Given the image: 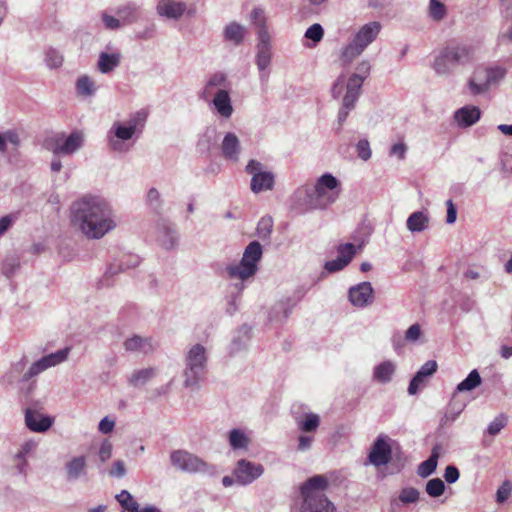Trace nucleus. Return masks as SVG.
I'll use <instances>...</instances> for the list:
<instances>
[{
	"label": "nucleus",
	"instance_id": "obj_4",
	"mask_svg": "<svg viewBox=\"0 0 512 512\" xmlns=\"http://www.w3.org/2000/svg\"><path fill=\"white\" fill-rule=\"evenodd\" d=\"M328 486V480L323 475H315L305 481L300 487L303 499L301 512H336L334 504L323 491Z\"/></svg>",
	"mask_w": 512,
	"mask_h": 512
},
{
	"label": "nucleus",
	"instance_id": "obj_60",
	"mask_svg": "<svg viewBox=\"0 0 512 512\" xmlns=\"http://www.w3.org/2000/svg\"><path fill=\"white\" fill-rule=\"evenodd\" d=\"M323 36H324V29L318 23L311 25L305 32V37L309 40L314 41L315 43L320 42L322 40Z\"/></svg>",
	"mask_w": 512,
	"mask_h": 512
},
{
	"label": "nucleus",
	"instance_id": "obj_19",
	"mask_svg": "<svg viewBox=\"0 0 512 512\" xmlns=\"http://www.w3.org/2000/svg\"><path fill=\"white\" fill-rule=\"evenodd\" d=\"M392 449L387 437L380 435L372 445L368 455L369 462L376 467L385 466L391 460Z\"/></svg>",
	"mask_w": 512,
	"mask_h": 512
},
{
	"label": "nucleus",
	"instance_id": "obj_20",
	"mask_svg": "<svg viewBox=\"0 0 512 512\" xmlns=\"http://www.w3.org/2000/svg\"><path fill=\"white\" fill-rule=\"evenodd\" d=\"M437 368L438 364L435 360L426 361L410 380L408 394L416 395L426 385L428 378L437 371Z\"/></svg>",
	"mask_w": 512,
	"mask_h": 512
},
{
	"label": "nucleus",
	"instance_id": "obj_43",
	"mask_svg": "<svg viewBox=\"0 0 512 512\" xmlns=\"http://www.w3.org/2000/svg\"><path fill=\"white\" fill-rule=\"evenodd\" d=\"M482 382L481 376L477 369H473L468 376L456 386V392L471 391L478 387Z\"/></svg>",
	"mask_w": 512,
	"mask_h": 512
},
{
	"label": "nucleus",
	"instance_id": "obj_21",
	"mask_svg": "<svg viewBox=\"0 0 512 512\" xmlns=\"http://www.w3.org/2000/svg\"><path fill=\"white\" fill-rule=\"evenodd\" d=\"M370 71L371 64L368 60L359 62L355 72L350 75L346 82V89L360 95L363 83L369 77Z\"/></svg>",
	"mask_w": 512,
	"mask_h": 512
},
{
	"label": "nucleus",
	"instance_id": "obj_16",
	"mask_svg": "<svg viewBox=\"0 0 512 512\" xmlns=\"http://www.w3.org/2000/svg\"><path fill=\"white\" fill-rule=\"evenodd\" d=\"M348 299L352 306L365 308L374 300V289L368 281L351 286L348 290Z\"/></svg>",
	"mask_w": 512,
	"mask_h": 512
},
{
	"label": "nucleus",
	"instance_id": "obj_48",
	"mask_svg": "<svg viewBox=\"0 0 512 512\" xmlns=\"http://www.w3.org/2000/svg\"><path fill=\"white\" fill-rule=\"evenodd\" d=\"M148 113L145 110L137 111L133 114L125 123L132 127V130L136 133V137L142 133L145 122L147 120Z\"/></svg>",
	"mask_w": 512,
	"mask_h": 512
},
{
	"label": "nucleus",
	"instance_id": "obj_2",
	"mask_svg": "<svg viewBox=\"0 0 512 512\" xmlns=\"http://www.w3.org/2000/svg\"><path fill=\"white\" fill-rule=\"evenodd\" d=\"M69 352L70 348L66 347L47 354L31 364H29L27 356L23 355L18 361L11 364L3 375V381L10 385L34 383V378L39 374L63 363L68 358Z\"/></svg>",
	"mask_w": 512,
	"mask_h": 512
},
{
	"label": "nucleus",
	"instance_id": "obj_27",
	"mask_svg": "<svg viewBox=\"0 0 512 512\" xmlns=\"http://www.w3.org/2000/svg\"><path fill=\"white\" fill-rule=\"evenodd\" d=\"M294 421L301 433L315 434L320 426L321 419L318 414L305 411L302 414L295 412Z\"/></svg>",
	"mask_w": 512,
	"mask_h": 512
},
{
	"label": "nucleus",
	"instance_id": "obj_46",
	"mask_svg": "<svg viewBox=\"0 0 512 512\" xmlns=\"http://www.w3.org/2000/svg\"><path fill=\"white\" fill-rule=\"evenodd\" d=\"M484 73L486 74V83H490V86L498 84L506 76L507 70L499 65H493L483 67Z\"/></svg>",
	"mask_w": 512,
	"mask_h": 512
},
{
	"label": "nucleus",
	"instance_id": "obj_44",
	"mask_svg": "<svg viewBox=\"0 0 512 512\" xmlns=\"http://www.w3.org/2000/svg\"><path fill=\"white\" fill-rule=\"evenodd\" d=\"M76 92L83 97L92 96L96 92L94 81L87 75L80 76L75 84Z\"/></svg>",
	"mask_w": 512,
	"mask_h": 512
},
{
	"label": "nucleus",
	"instance_id": "obj_36",
	"mask_svg": "<svg viewBox=\"0 0 512 512\" xmlns=\"http://www.w3.org/2000/svg\"><path fill=\"white\" fill-rule=\"evenodd\" d=\"M407 229L412 233H420L429 227V216L424 211L413 212L406 221Z\"/></svg>",
	"mask_w": 512,
	"mask_h": 512
},
{
	"label": "nucleus",
	"instance_id": "obj_55",
	"mask_svg": "<svg viewBox=\"0 0 512 512\" xmlns=\"http://www.w3.org/2000/svg\"><path fill=\"white\" fill-rule=\"evenodd\" d=\"M508 424V416L504 413L498 414L488 425L487 433L496 436Z\"/></svg>",
	"mask_w": 512,
	"mask_h": 512
},
{
	"label": "nucleus",
	"instance_id": "obj_38",
	"mask_svg": "<svg viewBox=\"0 0 512 512\" xmlns=\"http://www.w3.org/2000/svg\"><path fill=\"white\" fill-rule=\"evenodd\" d=\"M245 27L237 22L229 23L223 32L224 38L232 42L234 45H239L245 38Z\"/></svg>",
	"mask_w": 512,
	"mask_h": 512
},
{
	"label": "nucleus",
	"instance_id": "obj_53",
	"mask_svg": "<svg viewBox=\"0 0 512 512\" xmlns=\"http://www.w3.org/2000/svg\"><path fill=\"white\" fill-rule=\"evenodd\" d=\"M292 307L287 302L277 303L271 312L270 320L271 321H284L291 314Z\"/></svg>",
	"mask_w": 512,
	"mask_h": 512
},
{
	"label": "nucleus",
	"instance_id": "obj_5",
	"mask_svg": "<svg viewBox=\"0 0 512 512\" xmlns=\"http://www.w3.org/2000/svg\"><path fill=\"white\" fill-rule=\"evenodd\" d=\"M208 368V351L200 343L190 345L184 354V382L186 388L199 389Z\"/></svg>",
	"mask_w": 512,
	"mask_h": 512
},
{
	"label": "nucleus",
	"instance_id": "obj_17",
	"mask_svg": "<svg viewBox=\"0 0 512 512\" xmlns=\"http://www.w3.org/2000/svg\"><path fill=\"white\" fill-rule=\"evenodd\" d=\"M230 89V83L223 72H216L209 75L201 91L198 93L200 99L209 102L217 91Z\"/></svg>",
	"mask_w": 512,
	"mask_h": 512
},
{
	"label": "nucleus",
	"instance_id": "obj_8",
	"mask_svg": "<svg viewBox=\"0 0 512 512\" xmlns=\"http://www.w3.org/2000/svg\"><path fill=\"white\" fill-rule=\"evenodd\" d=\"M113 14L104 11L101 14L104 27L108 30H118L138 22L143 13L142 6L134 1L118 5L112 10Z\"/></svg>",
	"mask_w": 512,
	"mask_h": 512
},
{
	"label": "nucleus",
	"instance_id": "obj_54",
	"mask_svg": "<svg viewBox=\"0 0 512 512\" xmlns=\"http://www.w3.org/2000/svg\"><path fill=\"white\" fill-rule=\"evenodd\" d=\"M445 483L440 478L430 479L425 486L426 493L433 498L441 496L445 491Z\"/></svg>",
	"mask_w": 512,
	"mask_h": 512
},
{
	"label": "nucleus",
	"instance_id": "obj_42",
	"mask_svg": "<svg viewBox=\"0 0 512 512\" xmlns=\"http://www.w3.org/2000/svg\"><path fill=\"white\" fill-rule=\"evenodd\" d=\"M250 331L251 329L247 325H243L240 327V329L238 330V335L235 336L231 342V354L239 352L246 346L248 340L250 339Z\"/></svg>",
	"mask_w": 512,
	"mask_h": 512
},
{
	"label": "nucleus",
	"instance_id": "obj_18",
	"mask_svg": "<svg viewBox=\"0 0 512 512\" xmlns=\"http://www.w3.org/2000/svg\"><path fill=\"white\" fill-rule=\"evenodd\" d=\"M156 12L160 17L168 20L178 21L187 13L192 15L194 11L187 10L185 2L176 0H159L156 5Z\"/></svg>",
	"mask_w": 512,
	"mask_h": 512
},
{
	"label": "nucleus",
	"instance_id": "obj_41",
	"mask_svg": "<svg viewBox=\"0 0 512 512\" xmlns=\"http://www.w3.org/2000/svg\"><path fill=\"white\" fill-rule=\"evenodd\" d=\"M228 440L233 450L246 449L249 445V438L243 430L238 428L229 431Z\"/></svg>",
	"mask_w": 512,
	"mask_h": 512
},
{
	"label": "nucleus",
	"instance_id": "obj_3",
	"mask_svg": "<svg viewBox=\"0 0 512 512\" xmlns=\"http://www.w3.org/2000/svg\"><path fill=\"white\" fill-rule=\"evenodd\" d=\"M474 60V47L466 43L450 44L435 56L432 69L438 76H451L458 67L469 65Z\"/></svg>",
	"mask_w": 512,
	"mask_h": 512
},
{
	"label": "nucleus",
	"instance_id": "obj_33",
	"mask_svg": "<svg viewBox=\"0 0 512 512\" xmlns=\"http://www.w3.org/2000/svg\"><path fill=\"white\" fill-rule=\"evenodd\" d=\"M440 453L441 446L439 444L433 446L429 458L420 463V465L418 466V476H420L421 478H427L428 476L432 475L435 472L438 464V459L440 457Z\"/></svg>",
	"mask_w": 512,
	"mask_h": 512
},
{
	"label": "nucleus",
	"instance_id": "obj_12",
	"mask_svg": "<svg viewBox=\"0 0 512 512\" xmlns=\"http://www.w3.org/2000/svg\"><path fill=\"white\" fill-rule=\"evenodd\" d=\"M136 133L126 123L114 122L107 133V142L109 148L118 153H126L130 150L131 144L128 143Z\"/></svg>",
	"mask_w": 512,
	"mask_h": 512
},
{
	"label": "nucleus",
	"instance_id": "obj_14",
	"mask_svg": "<svg viewBox=\"0 0 512 512\" xmlns=\"http://www.w3.org/2000/svg\"><path fill=\"white\" fill-rule=\"evenodd\" d=\"M157 243L165 250H173L178 246L179 235L175 225L167 219H159L155 224Z\"/></svg>",
	"mask_w": 512,
	"mask_h": 512
},
{
	"label": "nucleus",
	"instance_id": "obj_51",
	"mask_svg": "<svg viewBox=\"0 0 512 512\" xmlns=\"http://www.w3.org/2000/svg\"><path fill=\"white\" fill-rule=\"evenodd\" d=\"M428 10L429 16L437 22L442 21L447 15L446 5L439 0H430Z\"/></svg>",
	"mask_w": 512,
	"mask_h": 512
},
{
	"label": "nucleus",
	"instance_id": "obj_50",
	"mask_svg": "<svg viewBox=\"0 0 512 512\" xmlns=\"http://www.w3.org/2000/svg\"><path fill=\"white\" fill-rule=\"evenodd\" d=\"M20 142L19 134L14 129H9L4 133H0V153H5L7 151V143L12 144L14 147H18Z\"/></svg>",
	"mask_w": 512,
	"mask_h": 512
},
{
	"label": "nucleus",
	"instance_id": "obj_59",
	"mask_svg": "<svg viewBox=\"0 0 512 512\" xmlns=\"http://www.w3.org/2000/svg\"><path fill=\"white\" fill-rule=\"evenodd\" d=\"M315 440V434L313 433H302L298 437V444L296 450L298 452H306L311 449L312 444Z\"/></svg>",
	"mask_w": 512,
	"mask_h": 512
},
{
	"label": "nucleus",
	"instance_id": "obj_24",
	"mask_svg": "<svg viewBox=\"0 0 512 512\" xmlns=\"http://www.w3.org/2000/svg\"><path fill=\"white\" fill-rule=\"evenodd\" d=\"M453 118L459 128H468L480 120L481 110L477 106L466 105L457 109Z\"/></svg>",
	"mask_w": 512,
	"mask_h": 512
},
{
	"label": "nucleus",
	"instance_id": "obj_58",
	"mask_svg": "<svg viewBox=\"0 0 512 512\" xmlns=\"http://www.w3.org/2000/svg\"><path fill=\"white\" fill-rule=\"evenodd\" d=\"M146 201L154 212L160 213V210L162 208V199L160 193L156 188L149 189V191L147 192Z\"/></svg>",
	"mask_w": 512,
	"mask_h": 512
},
{
	"label": "nucleus",
	"instance_id": "obj_26",
	"mask_svg": "<svg viewBox=\"0 0 512 512\" xmlns=\"http://www.w3.org/2000/svg\"><path fill=\"white\" fill-rule=\"evenodd\" d=\"M25 424L30 431L46 432L53 424V419L32 409L25 411Z\"/></svg>",
	"mask_w": 512,
	"mask_h": 512
},
{
	"label": "nucleus",
	"instance_id": "obj_34",
	"mask_svg": "<svg viewBox=\"0 0 512 512\" xmlns=\"http://www.w3.org/2000/svg\"><path fill=\"white\" fill-rule=\"evenodd\" d=\"M360 95L346 89L342 105L338 111L337 121L340 126L346 121L349 113L355 108Z\"/></svg>",
	"mask_w": 512,
	"mask_h": 512
},
{
	"label": "nucleus",
	"instance_id": "obj_31",
	"mask_svg": "<svg viewBox=\"0 0 512 512\" xmlns=\"http://www.w3.org/2000/svg\"><path fill=\"white\" fill-rule=\"evenodd\" d=\"M483 67L477 68L473 75L468 80V88L470 94L473 96H478L486 93L490 86V83H486V74L484 73Z\"/></svg>",
	"mask_w": 512,
	"mask_h": 512
},
{
	"label": "nucleus",
	"instance_id": "obj_52",
	"mask_svg": "<svg viewBox=\"0 0 512 512\" xmlns=\"http://www.w3.org/2000/svg\"><path fill=\"white\" fill-rule=\"evenodd\" d=\"M44 60L48 68L58 69L62 66L64 58L59 50L50 47L45 52Z\"/></svg>",
	"mask_w": 512,
	"mask_h": 512
},
{
	"label": "nucleus",
	"instance_id": "obj_49",
	"mask_svg": "<svg viewBox=\"0 0 512 512\" xmlns=\"http://www.w3.org/2000/svg\"><path fill=\"white\" fill-rule=\"evenodd\" d=\"M155 375L154 368H144L133 372L129 378L131 385L137 387L147 383Z\"/></svg>",
	"mask_w": 512,
	"mask_h": 512
},
{
	"label": "nucleus",
	"instance_id": "obj_1",
	"mask_svg": "<svg viewBox=\"0 0 512 512\" xmlns=\"http://www.w3.org/2000/svg\"><path fill=\"white\" fill-rule=\"evenodd\" d=\"M71 222L90 239H100L116 227L111 205L100 196H84L71 206Z\"/></svg>",
	"mask_w": 512,
	"mask_h": 512
},
{
	"label": "nucleus",
	"instance_id": "obj_6",
	"mask_svg": "<svg viewBox=\"0 0 512 512\" xmlns=\"http://www.w3.org/2000/svg\"><path fill=\"white\" fill-rule=\"evenodd\" d=\"M378 21L369 22L354 34L351 41L342 48L340 60L344 66L352 63L377 38L381 31Z\"/></svg>",
	"mask_w": 512,
	"mask_h": 512
},
{
	"label": "nucleus",
	"instance_id": "obj_25",
	"mask_svg": "<svg viewBox=\"0 0 512 512\" xmlns=\"http://www.w3.org/2000/svg\"><path fill=\"white\" fill-rule=\"evenodd\" d=\"M37 444L33 440L25 441L14 454V469L17 474L26 477L29 469L28 457L31 452L36 448Z\"/></svg>",
	"mask_w": 512,
	"mask_h": 512
},
{
	"label": "nucleus",
	"instance_id": "obj_11",
	"mask_svg": "<svg viewBox=\"0 0 512 512\" xmlns=\"http://www.w3.org/2000/svg\"><path fill=\"white\" fill-rule=\"evenodd\" d=\"M313 187L320 202L321 210H325L335 203L340 194V182L331 173L320 176Z\"/></svg>",
	"mask_w": 512,
	"mask_h": 512
},
{
	"label": "nucleus",
	"instance_id": "obj_61",
	"mask_svg": "<svg viewBox=\"0 0 512 512\" xmlns=\"http://www.w3.org/2000/svg\"><path fill=\"white\" fill-rule=\"evenodd\" d=\"M357 155L363 161H367L371 158L372 151L370 148L369 141L367 139H361L356 144Z\"/></svg>",
	"mask_w": 512,
	"mask_h": 512
},
{
	"label": "nucleus",
	"instance_id": "obj_7",
	"mask_svg": "<svg viewBox=\"0 0 512 512\" xmlns=\"http://www.w3.org/2000/svg\"><path fill=\"white\" fill-rule=\"evenodd\" d=\"M262 255V245L256 240L250 242L246 246L240 262L226 267L228 276L232 279H239L241 281L254 276L258 271V264Z\"/></svg>",
	"mask_w": 512,
	"mask_h": 512
},
{
	"label": "nucleus",
	"instance_id": "obj_64",
	"mask_svg": "<svg viewBox=\"0 0 512 512\" xmlns=\"http://www.w3.org/2000/svg\"><path fill=\"white\" fill-rule=\"evenodd\" d=\"M421 335V326L418 323H415L407 329L405 333V340L410 343H415L420 339Z\"/></svg>",
	"mask_w": 512,
	"mask_h": 512
},
{
	"label": "nucleus",
	"instance_id": "obj_29",
	"mask_svg": "<svg viewBox=\"0 0 512 512\" xmlns=\"http://www.w3.org/2000/svg\"><path fill=\"white\" fill-rule=\"evenodd\" d=\"M123 346L127 352H139L148 354L155 348L152 338L133 335L127 338Z\"/></svg>",
	"mask_w": 512,
	"mask_h": 512
},
{
	"label": "nucleus",
	"instance_id": "obj_15",
	"mask_svg": "<svg viewBox=\"0 0 512 512\" xmlns=\"http://www.w3.org/2000/svg\"><path fill=\"white\" fill-rule=\"evenodd\" d=\"M292 202L302 212L321 210L313 184H305L298 187L292 195Z\"/></svg>",
	"mask_w": 512,
	"mask_h": 512
},
{
	"label": "nucleus",
	"instance_id": "obj_40",
	"mask_svg": "<svg viewBox=\"0 0 512 512\" xmlns=\"http://www.w3.org/2000/svg\"><path fill=\"white\" fill-rule=\"evenodd\" d=\"M140 263V258L138 255H134V254H128V255H125L119 265L117 266V268L115 267L114 264L110 265L105 273L106 276H112L116 273H118V271H124V270H127V269H131V268H134L136 266H138Z\"/></svg>",
	"mask_w": 512,
	"mask_h": 512
},
{
	"label": "nucleus",
	"instance_id": "obj_13",
	"mask_svg": "<svg viewBox=\"0 0 512 512\" xmlns=\"http://www.w3.org/2000/svg\"><path fill=\"white\" fill-rule=\"evenodd\" d=\"M264 473V466L260 463L252 462L247 459L237 461L233 470L236 484L247 486L252 484Z\"/></svg>",
	"mask_w": 512,
	"mask_h": 512
},
{
	"label": "nucleus",
	"instance_id": "obj_63",
	"mask_svg": "<svg viewBox=\"0 0 512 512\" xmlns=\"http://www.w3.org/2000/svg\"><path fill=\"white\" fill-rule=\"evenodd\" d=\"M113 446L109 440H104L98 450V458L101 463L107 462L112 457Z\"/></svg>",
	"mask_w": 512,
	"mask_h": 512
},
{
	"label": "nucleus",
	"instance_id": "obj_35",
	"mask_svg": "<svg viewBox=\"0 0 512 512\" xmlns=\"http://www.w3.org/2000/svg\"><path fill=\"white\" fill-rule=\"evenodd\" d=\"M121 54L119 52H101L98 57V69L102 74H108L120 65Z\"/></svg>",
	"mask_w": 512,
	"mask_h": 512
},
{
	"label": "nucleus",
	"instance_id": "obj_39",
	"mask_svg": "<svg viewBox=\"0 0 512 512\" xmlns=\"http://www.w3.org/2000/svg\"><path fill=\"white\" fill-rule=\"evenodd\" d=\"M420 499V492L414 487L402 488L399 492L398 498L391 501V505L396 507L399 503L402 504H414Z\"/></svg>",
	"mask_w": 512,
	"mask_h": 512
},
{
	"label": "nucleus",
	"instance_id": "obj_28",
	"mask_svg": "<svg viewBox=\"0 0 512 512\" xmlns=\"http://www.w3.org/2000/svg\"><path fill=\"white\" fill-rule=\"evenodd\" d=\"M240 150V141L236 134L232 132L226 133L221 143L223 157L226 160L237 162L239 160Z\"/></svg>",
	"mask_w": 512,
	"mask_h": 512
},
{
	"label": "nucleus",
	"instance_id": "obj_45",
	"mask_svg": "<svg viewBox=\"0 0 512 512\" xmlns=\"http://www.w3.org/2000/svg\"><path fill=\"white\" fill-rule=\"evenodd\" d=\"M216 143V130L208 128L199 137L197 142V148L201 153H208Z\"/></svg>",
	"mask_w": 512,
	"mask_h": 512
},
{
	"label": "nucleus",
	"instance_id": "obj_30",
	"mask_svg": "<svg viewBox=\"0 0 512 512\" xmlns=\"http://www.w3.org/2000/svg\"><path fill=\"white\" fill-rule=\"evenodd\" d=\"M229 90L230 89L217 91L216 95L211 100V103L213 104L217 113L225 119L230 118L233 113V106Z\"/></svg>",
	"mask_w": 512,
	"mask_h": 512
},
{
	"label": "nucleus",
	"instance_id": "obj_56",
	"mask_svg": "<svg viewBox=\"0 0 512 512\" xmlns=\"http://www.w3.org/2000/svg\"><path fill=\"white\" fill-rule=\"evenodd\" d=\"M273 229V220L270 216L262 217L257 224V235L263 239H269Z\"/></svg>",
	"mask_w": 512,
	"mask_h": 512
},
{
	"label": "nucleus",
	"instance_id": "obj_9",
	"mask_svg": "<svg viewBox=\"0 0 512 512\" xmlns=\"http://www.w3.org/2000/svg\"><path fill=\"white\" fill-rule=\"evenodd\" d=\"M170 461L176 469L186 473L213 475L216 472L214 465L208 464L197 455L182 449L172 451Z\"/></svg>",
	"mask_w": 512,
	"mask_h": 512
},
{
	"label": "nucleus",
	"instance_id": "obj_10",
	"mask_svg": "<svg viewBox=\"0 0 512 512\" xmlns=\"http://www.w3.org/2000/svg\"><path fill=\"white\" fill-rule=\"evenodd\" d=\"M84 145V134L81 131H73L69 136L58 133L47 139L46 148L54 156H70L75 154Z\"/></svg>",
	"mask_w": 512,
	"mask_h": 512
},
{
	"label": "nucleus",
	"instance_id": "obj_37",
	"mask_svg": "<svg viewBox=\"0 0 512 512\" xmlns=\"http://www.w3.org/2000/svg\"><path fill=\"white\" fill-rule=\"evenodd\" d=\"M396 365L394 362L387 360L381 362L377 366H375L373 370V378L374 380L386 384L392 380V377L395 373Z\"/></svg>",
	"mask_w": 512,
	"mask_h": 512
},
{
	"label": "nucleus",
	"instance_id": "obj_32",
	"mask_svg": "<svg viewBox=\"0 0 512 512\" xmlns=\"http://www.w3.org/2000/svg\"><path fill=\"white\" fill-rule=\"evenodd\" d=\"M275 184V175L270 171L257 173L251 178V190L258 194L263 191L272 190Z\"/></svg>",
	"mask_w": 512,
	"mask_h": 512
},
{
	"label": "nucleus",
	"instance_id": "obj_47",
	"mask_svg": "<svg viewBox=\"0 0 512 512\" xmlns=\"http://www.w3.org/2000/svg\"><path fill=\"white\" fill-rule=\"evenodd\" d=\"M116 500L119 502L121 507L128 512H137L140 508L139 503L127 490H122L119 494H117Z\"/></svg>",
	"mask_w": 512,
	"mask_h": 512
},
{
	"label": "nucleus",
	"instance_id": "obj_23",
	"mask_svg": "<svg viewBox=\"0 0 512 512\" xmlns=\"http://www.w3.org/2000/svg\"><path fill=\"white\" fill-rule=\"evenodd\" d=\"M64 471L68 482H75L85 477L88 471L86 457L84 455L72 457L65 463Z\"/></svg>",
	"mask_w": 512,
	"mask_h": 512
},
{
	"label": "nucleus",
	"instance_id": "obj_62",
	"mask_svg": "<svg viewBox=\"0 0 512 512\" xmlns=\"http://www.w3.org/2000/svg\"><path fill=\"white\" fill-rule=\"evenodd\" d=\"M235 288L237 289L238 293L235 295H232L227 304L226 312L229 315H233L238 310V302L240 299V293L244 288L243 283L235 284Z\"/></svg>",
	"mask_w": 512,
	"mask_h": 512
},
{
	"label": "nucleus",
	"instance_id": "obj_57",
	"mask_svg": "<svg viewBox=\"0 0 512 512\" xmlns=\"http://www.w3.org/2000/svg\"><path fill=\"white\" fill-rule=\"evenodd\" d=\"M338 256L345 264H349L356 254L355 245L352 243L340 244L337 247Z\"/></svg>",
	"mask_w": 512,
	"mask_h": 512
},
{
	"label": "nucleus",
	"instance_id": "obj_22",
	"mask_svg": "<svg viewBox=\"0 0 512 512\" xmlns=\"http://www.w3.org/2000/svg\"><path fill=\"white\" fill-rule=\"evenodd\" d=\"M255 63L259 71V81L262 86H266L270 77V65L272 52L271 48L265 45H257Z\"/></svg>",
	"mask_w": 512,
	"mask_h": 512
}]
</instances>
